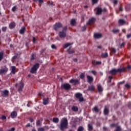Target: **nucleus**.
I'll use <instances>...</instances> for the list:
<instances>
[{"mask_svg":"<svg viewBox=\"0 0 131 131\" xmlns=\"http://www.w3.org/2000/svg\"><path fill=\"white\" fill-rule=\"evenodd\" d=\"M75 19H71V25L73 26L75 25Z\"/></svg>","mask_w":131,"mask_h":131,"instance_id":"obj_35","label":"nucleus"},{"mask_svg":"<svg viewBox=\"0 0 131 131\" xmlns=\"http://www.w3.org/2000/svg\"><path fill=\"white\" fill-rule=\"evenodd\" d=\"M43 128L44 129V131H46L49 128V127L48 126H45V127H43Z\"/></svg>","mask_w":131,"mask_h":131,"instance_id":"obj_50","label":"nucleus"},{"mask_svg":"<svg viewBox=\"0 0 131 131\" xmlns=\"http://www.w3.org/2000/svg\"><path fill=\"white\" fill-rule=\"evenodd\" d=\"M30 122H33V119H32V118H30Z\"/></svg>","mask_w":131,"mask_h":131,"instance_id":"obj_62","label":"nucleus"},{"mask_svg":"<svg viewBox=\"0 0 131 131\" xmlns=\"http://www.w3.org/2000/svg\"><path fill=\"white\" fill-rule=\"evenodd\" d=\"M11 73H12L13 74H15V73H16V67H11Z\"/></svg>","mask_w":131,"mask_h":131,"instance_id":"obj_20","label":"nucleus"},{"mask_svg":"<svg viewBox=\"0 0 131 131\" xmlns=\"http://www.w3.org/2000/svg\"><path fill=\"white\" fill-rule=\"evenodd\" d=\"M88 128L89 131L93 130V125L92 124H88Z\"/></svg>","mask_w":131,"mask_h":131,"instance_id":"obj_32","label":"nucleus"},{"mask_svg":"<svg viewBox=\"0 0 131 131\" xmlns=\"http://www.w3.org/2000/svg\"><path fill=\"white\" fill-rule=\"evenodd\" d=\"M115 131H121V128H120V126H117V129Z\"/></svg>","mask_w":131,"mask_h":131,"instance_id":"obj_38","label":"nucleus"},{"mask_svg":"<svg viewBox=\"0 0 131 131\" xmlns=\"http://www.w3.org/2000/svg\"><path fill=\"white\" fill-rule=\"evenodd\" d=\"M129 37H131V34L127 35V38H129Z\"/></svg>","mask_w":131,"mask_h":131,"instance_id":"obj_59","label":"nucleus"},{"mask_svg":"<svg viewBox=\"0 0 131 131\" xmlns=\"http://www.w3.org/2000/svg\"><path fill=\"white\" fill-rule=\"evenodd\" d=\"M123 71H124V68L118 69H114L110 71V73H111V74H116L117 72H123Z\"/></svg>","mask_w":131,"mask_h":131,"instance_id":"obj_3","label":"nucleus"},{"mask_svg":"<svg viewBox=\"0 0 131 131\" xmlns=\"http://www.w3.org/2000/svg\"><path fill=\"white\" fill-rule=\"evenodd\" d=\"M1 94L2 96H4V97H7V96H9V92L8 90H4L3 91H1Z\"/></svg>","mask_w":131,"mask_h":131,"instance_id":"obj_12","label":"nucleus"},{"mask_svg":"<svg viewBox=\"0 0 131 131\" xmlns=\"http://www.w3.org/2000/svg\"><path fill=\"white\" fill-rule=\"evenodd\" d=\"M78 82H79V81L77 79H71L70 80V83H73L74 85H75V84H78Z\"/></svg>","mask_w":131,"mask_h":131,"instance_id":"obj_10","label":"nucleus"},{"mask_svg":"<svg viewBox=\"0 0 131 131\" xmlns=\"http://www.w3.org/2000/svg\"><path fill=\"white\" fill-rule=\"evenodd\" d=\"M108 78L110 79V80L108 81L109 82H111V80H112V79H113V77L110 76L108 77Z\"/></svg>","mask_w":131,"mask_h":131,"instance_id":"obj_45","label":"nucleus"},{"mask_svg":"<svg viewBox=\"0 0 131 131\" xmlns=\"http://www.w3.org/2000/svg\"><path fill=\"white\" fill-rule=\"evenodd\" d=\"M102 36V34L101 33H96L95 34H94V37H95V38H101Z\"/></svg>","mask_w":131,"mask_h":131,"instance_id":"obj_13","label":"nucleus"},{"mask_svg":"<svg viewBox=\"0 0 131 131\" xmlns=\"http://www.w3.org/2000/svg\"><path fill=\"white\" fill-rule=\"evenodd\" d=\"M4 59V53L0 52V62Z\"/></svg>","mask_w":131,"mask_h":131,"instance_id":"obj_29","label":"nucleus"},{"mask_svg":"<svg viewBox=\"0 0 131 131\" xmlns=\"http://www.w3.org/2000/svg\"><path fill=\"white\" fill-rule=\"evenodd\" d=\"M8 131H15V128L13 127L11 129L8 130Z\"/></svg>","mask_w":131,"mask_h":131,"instance_id":"obj_58","label":"nucleus"},{"mask_svg":"<svg viewBox=\"0 0 131 131\" xmlns=\"http://www.w3.org/2000/svg\"><path fill=\"white\" fill-rule=\"evenodd\" d=\"M15 26H16V24H15V23L13 22L10 23V24L9 25V28L11 29L14 28Z\"/></svg>","mask_w":131,"mask_h":131,"instance_id":"obj_23","label":"nucleus"},{"mask_svg":"<svg viewBox=\"0 0 131 131\" xmlns=\"http://www.w3.org/2000/svg\"><path fill=\"white\" fill-rule=\"evenodd\" d=\"M86 77H87L88 82H89V83H92V82L94 81V78L92 76H91L90 75H87Z\"/></svg>","mask_w":131,"mask_h":131,"instance_id":"obj_9","label":"nucleus"},{"mask_svg":"<svg viewBox=\"0 0 131 131\" xmlns=\"http://www.w3.org/2000/svg\"><path fill=\"white\" fill-rule=\"evenodd\" d=\"M102 48H103V47H102V46H97V49H102Z\"/></svg>","mask_w":131,"mask_h":131,"instance_id":"obj_61","label":"nucleus"},{"mask_svg":"<svg viewBox=\"0 0 131 131\" xmlns=\"http://www.w3.org/2000/svg\"><path fill=\"white\" fill-rule=\"evenodd\" d=\"M111 53H113V54H115V53H116V50L115 48H112L111 49Z\"/></svg>","mask_w":131,"mask_h":131,"instance_id":"obj_34","label":"nucleus"},{"mask_svg":"<svg viewBox=\"0 0 131 131\" xmlns=\"http://www.w3.org/2000/svg\"><path fill=\"white\" fill-rule=\"evenodd\" d=\"M102 58H107L108 57V53H105L101 54Z\"/></svg>","mask_w":131,"mask_h":131,"instance_id":"obj_26","label":"nucleus"},{"mask_svg":"<svg viewBox=\"0 0 131 131\" xmlns=\"http://www.w3.org/2000/svg\"><path fill=\"white\" fill-rule=\"evenodd\" d=\"M99 0H92V5H95V4H97Z\"/></svg>","mask_w":131,"mask_h":131,"instance_id":"obj_37","label":"nucleus"},{"mask_svg":"<svg viewBox=\"0 0 131 131\" xmlns=\"http://www.w3.org/2000/svg\"><path fill=\"white\" fill-rule=\"evenodd\" d=\"M125 45V43L123 42L121 44L120 47L121 48H122V47H124Z\"/></svg>","mask_w":131,"mask_h":131,"instance_id":"obj_53","label":"nucleus"},{"mask_svg":"<svg viewBox=\"0 0 131 131\" xmlns=\"http://www.w3.org/2000/svg\"><path fill=\"white\" fill-rule=\"evenodd\" d=\"M100 64H102V62L100 61H96V65H100Z\"/></svg>","mask_w":131,"mask_h":131,"instance_id":"obj_47","label":"nucleus"},{"mask_svg":"<svg viewBox=\"0 0 131 131\" xmlns=\"http://www.w3.org/2000/svg\"><path fill=\"white\" fill-rule=\"evenodd\" d=\"M88 91H91V92L95 91V86L93 85L89 86L88 88Z\"/></svg>","mask_w":131,"mask_h":131,"instance_id":"obj_18","label":"nucleus"},{"mask_svg":"<svg viewBox=\"0 0 131 131\" xmlns=\"http://www.w3.org/2000/svg\"><path fill=\"white\" fill-rule=\"evenodd\" d=\"M86 29V27L85 26H83L82 28V31H84Z\"/></svg>","mask_w":131,"mask_h":131,"instance_id":"obj_54","label":"nucleus"},{"mask_svg":"<svg viewBox=\"0 0 131 131\" xmlns=\"http://www.w3.org/2000/svg\"><path fill=\"white\" fill-rule=\"evenodd\" d=\"M117 3H118V1H117V0H115L114 2V5H117Z\"/></svg>","mask_w":131,"mask_h":131,"instance_id":"obj_57","label":"nucleus"},{"mask_svg":"<svg viewBox=\"0 0 131 131\" xmlns=\"http://www.w3.org/2000/svg\"><path fill=\"white\" fill-rule=\"evenodd\" d=\"M32 41L33 42H35V41H36V39H35V38L34 37H33L32 38Z\"/></svg>","mask_w":131,"mask_h":131,"instance_id":"obj_51","label":"nucleus"},{"mask_svg":"<svg viewBox=\"0 0 131 131\" xmlns=\"http://www.w3.org/2000/svg\"><path fill=\"white\" fill-rule=\"evenodd\" d=\"M124 23H125V21L123 19L119 20V24H120V25H123Z\"/></svg>","mask_w":131,"mask_h":131,"instance_id":"obj_27","label":"nucleus"},{"mask_svg":"<svg viewBox=\"0 0 131 131\" xmlns=\"http://www.w3.org/2000/svg\"><path fill=\"white\" fill-rule=\"evenodd\" d=\"M39 68V63H36L35 64L33 67L31 68L30 70V73H35L36 72V70L38 69Z\"/></svg>","mask_w":131,"mask_h":131,"instance_id":"obj_4","label":"nucleus"},{"mask_svg":"<svg viewBox=\"0 0 131 131\" xmlns=\"http://www.w3.org/2000/svg\"><path fill=\"white\" fill-rule=\"evenodd\" d=\"M71 45H72V43H66L63 46V49H66V48H68V47H70V46H71Z\"/></svg>","mask_w":131,"mask_h":131,"instance_id":"obj_22","label":"nucleus"},{"mask_svg":"<svg viewBox=\"0 0 131 131\" xmlns=\"http://www.w3.org/2000/svg\"><path fill=\"white\" fill-rule=\"evenodd\" d=\"M97 88L99 92H103V88L100 85H98Z\"/></svg>","mask_w":131,"mask_h":131,"instance_id":"obj_31","label":"nucleus"},{"mask_svg":"<svg viewBox=\"0 0 131 131\" xmlns=\"http://www.w3.org/2000/svg\"><path fill=\"white\" fill-rule=\"evenodd\" d=\"M38 96H39V97H43V95L42 94H41V93H39L38 94Z\"/></svg>","mask_w":131,"mask_h":131,"instance_id":"obj_60","label":"nucleus"},{"mask_svg":"<svg viewBox=\"0 0 131 131\" xmlns=\"http://www.w3.org/2000/svg\"><path fill=\"white\" fill-rule=\"evenodd\" d=\"M119 32V30L118 29H114V30H113V32H114V33H117V32Z\"/></svg>","mask_w":131,"mask_h":131,"instance_id":"obj_39","label":"nucleus"},{"mask_svg":"<svg viewBox=\"0 0 131 131\" xmlns=\"http://www.w3.org/2000/svg\"><path fill=\"white\" fill-rule=\"evenodd\" d=\"M102 11L103 10H102V8L98 7L97 8V15H101V14H102Z\"/></svg>","mask_w":131,"mask_h":131,"instance_id":"obj_15","label":"nucleus"},{"mask_svg":"<svg viewBox=\"0 0 131 131\" xmlns=\"http://www.w3.org/2000/svg\"><path fill=\"white\" fill-rule=\"evenodd\" d=\"M91 73H93V74H94V75H97V72H96V71H95V70L92 71Z\"/></svg>","mask_w":131,"mask_h":131,"instance_id":"obj_41","label":"nucleus"},{"mask_svg":"<svg viewBox=\"0 0 131 131\" xmlns=\"http://www.w3.org/2000/svg\"><path fill=\"white\" fill-rule=\"evenodd\" d=\"M53 121L55 123H58V122H59V119L58 118H54L53 119Z\"/></svg>","mask_w":131,"mask_h":131,"instance_id":"obj_28","label":"nucleus"},{"mask_svg":"<svg viewBox=\"0 0 131 131\" xmlns=\"http://www.w3.org/2000/svg\"><path fill=\"white\" fill-rule=\"evenodd\" d=\"M68 125V120L66 118H63L61 119V122L60 125V128L61 130H64L65 128H67Z\"/></svg>","mask_w":131,"mask_h":131,"instance_id":"obj_1","label":"nucleus"},{"mask_svg":"<svg viewBox=\"0 0 131 131\" xmlns=\"http://www.w3.org/2000/svg\"><path fill=\"white\" fill-rule=\"evenodd\" d=\"M16 10H17V7L16 6L13 7L12 9V12H15Z\"/></svg>","mask_w":131,"mask_h":131,"instance_id":"obj_42","label":"nucleus"},{"mask_svg":"<svg viewBox=\"0 0 131 131\" xmlns=\"http://www.w3.org/2000/svg\"><path fill=\"white\" fill-rule=\"evenodd\" d=\"M96 21V19L94 17L92 18L91 19H89V21L87 23V24L89 25L90 24H93L94 22Z\"/></svg>","mask_w":131,"mask_h":131,"instance_id":"obj_14","label":"nucleus"},{"mask_svg":"<svg viewBox=\"0 0 131 131\" xmlns=\"http://www.w3.org/2000/svg\"><path fill=\"white\" fill-rule=\"evenodd\" d=\"M11 116L12 118H15V117H17V112H12L11 114Z\"/></svg>","mask_w":131,"mask_h":131,"instance_id":"obj_17","label":"nucleus"},{"mask_svg":"<svg viewBox=\"0 0 131 131\" xmlns=\"http://www.w3.org/2000/svg\"><path fill=\"white\" fill-rule=\"evenodd\" d=\"M73 53H74V50L69 51V54H73Z\"/></svg>","mask_w":131,"mask_h":131,"instance_id":"obj_55","label":"nucleus"},{"mask_svg":"<svg viewBox=\"0 0 131 131\" xmlns=\"http://www.w3.org/2000/svg\"><path fill=\"white\" fill-rule=\"evenodd\" d=\"M51 48L52 49H54V50H56V49H57V47H56V46H55V45H52L51 46Z\"/></svg>","mask_w":131,"mask_h":131,"instance_id":"obj_46","label":"nucleus"},{"mask_svg":"<svg viewBox=\"0 0 131 131\" xmlns=\"http://www.w3.org/2000/svg\"><path fill=\"white\" fill-rule=\"evenodd\" d=\"M38 131H45L44 129H43V127H41V128H39L38 129Z\"/></svg>","mask_w":131,"mask_h":131,"instance_id":"obj_48","label":"nucleus"},{"mask_svg":"<svg viewBox=\"0 0 131 131\" xmlns=\"http://www.w3.org/2000/svg\"><path fill=\"white\" fill-rule=\"evenodd\" d=\"M41 124V123L40 122V121L39 120H37L36 122V125L37 126H39L40 125V124Z\"/></svg>","mask_w":131,"mask_h":131,"instance_id":"obj_40","label":"nucleus"},{"mask_svg":"<svg viewBox=\"0 0 131 131\" xmlns=\"http://www.w3.org/2000/svg\"><path fill=\"white\" fill-rule=\"evenodd\" d=\"M71 88V86H70V84L68 83L63 84L62 86V89H64V90H66L67 91L70 90Z\"/></svg>","mask_w":131,"mask_h":131,"instance_id":"obj_7","label":"nucleus"},{"mask_svg":"<svg viewBox=\"0 0 131 131\" xmlns=\"http://www.w3.org/2000/svg\"><path fill=\"white\" fill-rule=\"evenodd\" d=\"M23 88H24V83L23 82H20V85L19 89V91H22Z\"/></svg>","mask_w":131,"mask_h":131,"instance_id":"obj_24","label":"nucleus"},{"mask_svg":"<svg viewBox=\"0 0 131 131\" xmlns=\"http://www.w3.org/2000/svg\"><path fill=\"white\" fill-rule=\"evenodd\" d=\"M119 10L120 12H121V11H122V7H120V8H119Z\"/></svg>","mask_w":131,"mask_h":131,"instance_id":"obj_64","label":"nucleus"},{"mask_svg":"<svg viewBox=\"0 0 131 131\" xmlns=\"http://www.w3.org/2000/svg\"><path fill=\"white\" fill-rule=\"evenodd\" d=\"M93 110L96 113H98V112H99L100 111V109L98 108V106L94 107V108H93Z\"/></svg>","mask_w":131,"mask_h":131,"instance_id":"obj_30","label":"nucleus"},{"mask_svg":"<svg viewBox=\"0 0 131 131\" xmlns=\"http://www.w3.org/2000/svg\"><path fill=\"white\" fill-rule=\"evenodd\" d=\"M6 30H7V27H4L2 28L3 31H6Z\"/></svg>","mask_w":131,"mask_h":131,"instance_id":"obj_52","label":"nucleus"},{"mask_svg":"<svg viewBox=\"0 0 131 131\" xmlns=\"http://www.w3.org/2000/svg\"><path fill=\"white\" fill-rule=\"evenodd\" d=\"M71 110H72V111H74V112H77V111H78V107H77V106H73L71 107Z\"/></svg>","mask_w":131,"mask_h":131,"instance_id":"obj_19","label":"nucleus"},{"mask_svg":"<svg viewBox=\"0 0 131 131\" xmlns=\"http://www.w3.org/2000/svg\"><path fill=\"white\" fill-rule=\"evenodd\" d=\"M85 76L84 73H82L81 75H80V77L81 79H83L84 78V77Z\"/></svg>","mask_w":131,"mask_h":131,"instance_id":"obj_36","label":"nucleus"},{"mask_svg":"<svg viewBox=\"0 0 131 131\" xmlns=\"http://www.w3.org/2000/svg\"><path fill=\"white\" fill-rule=\"evenodd\" d=\"M25 27H22L21 28V29L19 31V33H20V34H23V33H24V32H25Z\"/></svg>","mask_w":131,"mask_h":131,"instance_id":"obj_21","label":"nucleus"},{"mask_svg":"<svg viewBox=\"0 0 131 131\" xmlns=\"http://www.w3.org/2000/svg\"><path fill=\"white\" fill-rule=\"evenodd\" d=\"M8 69L7 67H4L0 70V73H7V72H8Z\"/></svg>","mask_w":131,"mask_h":131,"instance_id":"obj_11","label":"nucleus"},{"mask_svg":"<svg viewBox=\"0 0 131 131\" xmlns=\"http://www.w3.org/2000/svg\"><path fill=\"white\" fill-rule=\"evenodd\" d=\"M38 2H39V4H42L43 0H38Z\"/></svg>","mask_w":131,"mask_h":131,"instance_id":"obj_56","label":"nucleus"},{"mask_svg":"<svg viewBox=\"0 0 131 131\" xmlns=\"http://www.w3.org/2000/svg\"><path fill=\"white\" fill-rule=\"evenodd\" d=\"M66 30H67V27H64L62 29V32H60L59 33L60 37L64 38L66 36V33L65 32Z\"/></svg>","mask_w":131,"mask_h":131,"instance_id":"obj_5","label":"nucleus"},{"mask_svg":"<svg viewBox=\"0 0 131 131\" xmlns=\"http://www.w3.org/2000/svg\"><path fill=\"white\" fill-rule=\"evenodd\" d=\"M75 97L77 99H78L79 102H82L83 101V97H82V95L80 93H77L75 95Z\"/></svg>","mask_w":131,"mask_h":131,"instance_id":"obj_6","label":"nucleus"},{"mask_svg":"<svg viewBox=\"0 0 131 131\" xmlns=\"http://www.w3.org/2000/svg\"><path fill=\"white\" fill-rule=\"evenodd\" d=\"M104 113L105 115H107L108 113H109V110L108 109V108L105 107L104 108Z\"/></svg>","mask_w":131,"mask_h":131,"instance_id":"obj_25","label":"nucleus"},{"mask_svg":"<svg viewBox=\"0 0 131 131\" xmlns=\"http://www.w3.org/2000/svg\"><path fill=\"white\" fill-rule=\"evenodd\" d=\"M82 130H83V127H82V126L79 127L78 129V131H82Z\"/></svg>","mask_w":131,"mask_h":131,"instance_id":"obj_43","label":"nucleus"},{"mask_svg":"<svg viewBox=\"0 0 131 131\" xmlns=\"http://www.w3.org/2000/svg\"><path fill=\"white\" fill-rule=\"evenodd\" d=\"M127 68L128 69H131V66H128L127 67Z\"/></svg>","mask_w":131,"mask_h":131,"instance_id":"obj_63","label":"nucleus"},{"mask_svg":"<svg viewBox=\"0 0 131 131\" xmlns=\"http://www.w3.org/2000/svg\"><path fill=\"white\" fill-rule=\"evenodd\" d=\"M31 59L32 60H34V54H32L31 57Z\"/></svg>","mask_w":131,"mask_h":131,"instance_id":"obj_49","label":"nucleus"},{"mask_svg":"<svg viewBox=\"0 0 131 131\" xmlns=\"http://www.w3.org/2000/svg\"><path fill=\"white\" fill-rule=\"evenodd\" d=\"M125 88H126L127 89H129L130 88V85H129V84H126L125 85Z\"/></svg>","mask_w":131,"mask_h":131,"instance_id":"obj_44","label":"nucleus"},{"mask_svg":"<svg viewBox=\"0 0 131 131\" xmlns=\"http://www.w3.org/2000/svg\"><path fill=\"white\" fill-rule=\"evenodd\" d=\"M1 119H2V120H4L5 121H6V120H7V117H6V116L5 115H2L1 117H0Z\"/></svg>","mask_w":131,"mask_h":131,"instance_id":"obj_33","label":"nucleus"},{"mask_svg":"<svg viewBox=\"0 0 131 131\" xmlns=\"http://www.w3.org/2000/svg\"><path fill=\"white\" fill-rule=\"evenodd\" d=\"M62 27V24L60 23H56L55 25L54 26V28L55 30H57L59 28H61Z\"/></svg>","mask_w":131,"mask_h":131,"instance_id":"obj_8","label":"nucleus"},{"mask_svg":"<svg viewBox=\"0 0 131 131\" xmlns=\"http://www.w3.org/2000/svg\"><path fill=\"white\" fill-rule=\"evenodd\" d=\"M43 105H47V104H49V98H44L43 99Z\"/></svg>","mask_w":131,"mask_h":131,"instance_id":"obj_16","label":"nucleus"},{"mask_svg":"<svg viewBox=\"0 0 131 131\" xmlns=\"http://www.w3.org/2000/svg\"><path fill=\"white\" fill-rule=\"evenodd\" d=\"M68 125V120L66 118H63L61 119V122L60 125V128L61 130H64L65 128H67Z\"/></svg>","mask_w":131,"mask_h":131,"instance_id":"obj_2","label":"nucleus"}]
</instances>
